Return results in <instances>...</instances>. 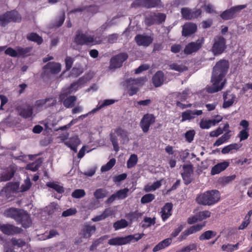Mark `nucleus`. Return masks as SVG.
I'll list each match as a JSON object with an SVG mask.
<instances>
[{"label": "nucleus", "mask_w": 252, "mask_h": 252, "mask_svg": "<svg viewBox=\"0 0 252 252\" xmlns=\"http://www.w3.org/2000/svg\"><path fill=\"white\" fill-rule=\"evenodd\" d=\"M27 38L28 40L37 43L38 45L43 42L42 38L34 32H31L27 35Z\"/></svg>", "instance_id": "f704fd0d"}, {"label": "nucleus", "mask_w": 252, "mask_h": 252, "mask_svg": "<svg viewBox=\"0 0 252 252\" xmlns=\"http://www.w3.org/2000/svg\"><path fill=\"white\" fill-rule=\"evenodd\" d=\"M74 60L70 57H66L65 59V68L66 71L69 70L72 67Z\"/></svg>", "instance_id": "0e129e2a"}, {"label": "nucleus", "mask_w": 252, "mask_h": 252, "mask_svg": "<svg viewBox=\"0 0 252 252\" xmlns=\"http://www.w3.org/2000/svg\"><path fill=\"white\" fill-rule=\"evenodd\" d=\"M116 159L114 158H111L106 164L103 165L101 168L102 172H106L110 170L115 164Z\"/></svg>", "instance_id": "de8ad7c7"}, {"label": "nucleus", "mask_w": 252, "mask_h": 252, "mask_svg": "<svg viewBox=\"0 0 252 252\" xmlns=\"http://www.w3.org/2000/svg\"><path fill=\"white\" fill-rule=\"evenodd\" d=\"M205 226V224H197L194 225H192L189 227L187 230L190 234L195 233L196 232L200 231L202 228Z\"/></svg>", "instance_id": "49530a36"}, {"label": "nucleus", "mask_w": 252, "mask_h": 252, "mask_svg": "<svg viewBox=\"0 0 252 252\" xmlns=\"http://www.w3.org/2000/svg\"><path fill=\"white\" fill-rule=\"evenodd\" d=\"M47 186L55 189L59 193L62 194L64 192V189L63 186L57 184L54 182H48Z\"/></svg>", "instance_id": "79ce46f5"}, {"label": "nucleus", "mask_w": 252, "mask_h": 252, "mask_svg": "<svg viewBox=\"0 0 252 252\" xmlns=\"http://www.w3.org/2000/svg\"><path fill=\"white\" fill-rule=\"evenodd\" d=\"M96 227L94 225H91L89 223L85 224L81 230L82 237L84 238H89L96 231Z\"/></svg>", "instance_id": "4be33fe9"}, {"label": "nucleus", "mask_w": 252, "mask_h": 252, "mask_svg": "<svg viewBox=\"0 0 252 252\" xmlns=\"http://www.w3.org/2000/svg\"><path fill=\"white\" fill-rule=\"evenodd\" d=\"M211 213L208 210L200 211L197 213L199 221H202L211 217Z\"/></svg>", "instance_id": "864d4df0"}, {"label": "nucleus", "mask_w": 252, "mask_h": 252, "mask_svg": "<svg viewBox=\"0 0 252 252\" xmlns=\"http://www.w3.org/2000/svg\"><path fill=\"white\" fill-rule=\"evenodd\" d=\"M197 249V245L195 244H191L186 246L177 252H190L192 250H195Z\"/></svg>", "instance_id": "680f3d73"}, {"label": "nucleus", "mask_w": 252, "mask_h": 252, "mask_svg": "<svg viewBox=\"0 0 252 252\" xmlns=\"http://www.w3.org/2000/svg\"><path fill=\"white\" fill-rule=\"evenodd\" d=\"M4 53L6 55H9L11 57H18V53L17 49L15 50L11 47L7 48L5 51Z\"/></svg>", "instance_id": "69168bd1"}, {"label": "nucleus", "mask_w": 252, "mask_h": 252, "mask_svg": "<svg viewBox=\"0 0 252 252\" xmlns=\"http://www.w3.org/2000/svg\"><path fill=\"white\" fill-rule=\"evenodd\" d=\"M173 204L172 203H166L161 208V218L163 221L167 220L172 215V210L173 209Z\"/></svg>", "instance_id": "5701e85b"}, {"label": "nucleus", "mask_w": 252, "mask_h": 252, "mask_svg": "<svg viewBox=\"0 0 252 252\" xmlns=\"http://www.w3.org/2000/svg\"><path fill=\"white\" fill-rule=\"evenodd\" d=\"M189 94V89H186L182 93H180L178 94L177 98L181 101H184L187 99Z\"/></svg>", "instance_id": "5fc2aeb1"}, {"label": "nucleus", "mask_w": 252, "mask_h": 252, "mask_svg": "<svg viewBox=\"0 0 252 252\" xmlns=\"http://www.w3.org/2000/svg\"><path fill=\"white\" fill-rule=\"evenodd\" d=\"M127 177V174L126 173H123L118 176L113 177V181L115 183H119L125 180Z\"/></svg>", "instance_id": "774afa93"}, {"label": "nucleus", "mask_w": 252, "mask_h": 252, "mask_svg": "<svg viewBox=\"0 0 252 252\" xmlns=\"http://www.w3.org/2000/svg\"><path fill=\"white\" fill-rule=\"evenodd\" d=\"M229 66V62L225 60H220L213 67L211 81L213 85L207 89V91L210 93H214L221 90L224 82H220L226 74Z\"/></svg>", "instance_id": "f257e3e1"}, {"label": "nucleus", "mask_w": 252, "mask_h": 252, "mask_svg": "<svg viewBox=\"0 0 252 252\" xmlns=\"http://www.w3.org/2000/svg\"><path fill=\"white\" fill-rule=\"evenodd\" d=\"M181 14L183 18L186 20L192 19V10L188 8H182Z\"/></svg>", "instance_id": "09e8293b"}, {"label": "nucleus", "mask_w": 252, "mask_h": 252, "mask_svg": "<svg viewBox=\"0 0 252 252\" xmlns=\"http://www.w3.org/2000/svg\"><path fill=\"white\" fill-rule=\"evenodd\" d=\"M32 186V183L29 179L25 180L24 183L21 186L20 189L22 192L29 190Z\"/></svg>", "instance_id": "052dcab7"}, {"label": "nucleus", "mask_w": 252, "mask_h": 252, "mask_svg": "<svg viewBox=\"0 0 252 252\" xmlns=\"http://www.w3.org/2000/svg\"><path fill=\"white\" fill-rule=\"evenodd\" d=\"M171 242L172 239L171 238L165 239L156 245L154 247L153 251L154 252H157L162 250L169 246L171 244Z\"/></svg>", "instance_id": "c756f323"}, {"label": "nucleus", "mask_w": 252, "mask_h": 252, "mask_svg": "<svg viewBox=\"0 0 252 252\" xmlns=\"http://www.w3.org/2000/svg\"><path fill=\"white\" fill-rule=\"evenodd\" d=\"M77 212L76 209L75 208H69L65 211H64L62 213L63 217H68L75 215Z\"/></svg>", "instance_id": "338daca9"}, {"label": "nucleus", "mask_w": 252, "mask_h": 252, "mask_svg": "<svg viewBox=\"0 0 252 252\" xmlns=\"http://www.w3.org/2000/svg\"><path fill=\"white\" fill-rule=\"evenodd\" d=\"M142 215L141 213L138 211L130 212L126 215L127 219L131 221H136Z\"/></svg>", "instance_id": "37998d69"}, {"label": "nucleus", "mask_w": 252, "mask_h": 252, "mask_svg": "<svg viewBox=\"0 0 252 252\" xmlns=\"http://www.w3.org/2000/svg\"><path fill=\"white\" fill-rule=\"evenodd\" d=\"M203 113L201 110H187L182 113L181 122H185L187 120H190L195 118V116H199Z\"/></svg>", "instance_id": "aec40b11"}, {"label": "nucleus", "mask_w": 252, "mask_h": 252, "mask_svg": "<svg viewBox=\"0 0 252 252\" xmlns=\"http://www.w3.org/2000/svg\"><path fill=\"white\" fill-rule=\"evenodd\" d=\"M166 80V77L161 70L158 71L153 76L152 81L155 87H160Z\"/></svg>", "instance_id": "6ab92c4d"}, {"label": "nucleus", "mask_w": 252, "mask_h": 252, "mask_svg": "<svg viewBox=\"0 0 252 252\" xmlns=\"http://www.w3.org/2000/svg\"><path fill=\"white\" fill-rule=\"evenodd\" d=\"M76 99L77 98L75 96H69L64 100L63 104L66 108H72L74 106Z\"/></svg>", "instance_id": "c9c22d12"}, {"label": "nucleus", "mask_w": 252, "mask_h": 252, "mask_svg": "<svg viewBox=\"0 0 252 252\" xmlns=\"http://www.w3.org/2000/svg\"><path fill=\"white\" fill-rule=\"evenodd\" d=\"M204 40L203 38L198 39L195 41H192L189 43L184 50V52L186 55H190L193 53L196 52L199 50L204 44Z\"/></svg>", "instance_id": "9d476101"}, {"label": "nucleus", "mask_w": 252, "mask_h": 252, "mask_svg": "<svg viewBox=\"0 0 252 252\" xmlns=\"http://www.w3.org/2000/svg\"><path fill=\"white\" fill-rule=\"evenodd\" d=\"M110 139L113 146L114 150L118 152L119 150L118 140L117 136L113 133L110 134Z\"/></svg>", "instance_id": "a18cd8bd"}, {"label": "nucleus", "mask_w": 252, "mask_h": 252, "mask_svg": "<svg viewBox=\"0 0 252 252\" xmlns=\"http://www.w3.org/2000/svg\"><path fill=\"white\" fill-rule=\"evenodd\" d=\"M80 144V140L77 137L70 138L66 142V145L69 147L72 145L78 146Z\"/></svg>", "instance_id": "bf43d9fd"}, {"label": "nucleus", "mask_w": 252, "mask_h": 252, "mask_svg": "<svg viewBox=\"0 0 252 252\" xmlns=\"http://www.w3.org/2000/svg\"><path fill=\"white\" fill-rule=\"evenodd\" d=\"M134 40L138 46L148 47L152 43L153 38L151 36L139 34L135 36Z\"/></svg>", "instance_id": "4468645a"}, {"label": "nucleus", "mask_w": 252, "mask_h": 252, "mask_svg": "<svg viewBox=\"0 0 252 252\" xmlns=\"http://www.w3.org/2000/svg\"><path fill=\"white\" fill-rule=\"evenodd\" d=\"M128 192V189L125 188L122 189L118 190L115 193L118 199H124L127 196V193Z\"/></svg>", "instance_id": "6e6d98bb"}, {"label": "nucleus", "mask_w": 252, "mask_h": 252, "mask_svg": "<svg viewBox=\"0 0 252 252\" xmlns=\"http://www.w3.org/2000/svg\"><path fill=\"white\" fill-rule=\"evenodd\" d=\"M184 172L182 173V177L184 181L185 185H188L191 183L192 179L191 175L193 173V167L191 164H185L183 166Z\"/></svg>", "instance_id": "f8f14e48"}, {"label": "nucleus", "mask_w": 252, "mask_h": 252, "mask_svg": "<svg viewBox=\"0 0 252 252\" xmlns=\"http://www.w3.org/2000/svg\"><path fill=\"white\" fill-rule=\"evenodd\" d=\"M19 115L25 119L29 118L33 114V107L30 105H26V107H20L17 108Z\"/></svg>", "instance_id": "bb28decb"}, {"label": "nucleus", "mask_w": 252, "mask_h": 252, "mask_svg": "<svg viewBox=\"0 0 252 252\" xmlns=\"http://www.w3.org/2000/svg\"><path fill=\"white\" fill-rule=\"evenodd\" d=\"M155 198V196L153 194L148 193L143 195L141 199V202L143 204L151 202Z\"/></svg>", "instance_id": "4d7b16f0"}, {"label": "nucleus", "mask_w": 252, "mask_h": 252, "mask_svg": "<svg viewBox=\"0 0 252 252\" xmlns=\"http://www.w3.org/2000/svg\"><path fill=\"white\" fill-rule=\"evenodd\" d=\"M115 132L118 136H120L123 140L128 138V132L122 128L119 127L115 129Z\"/></svg>", "instance_id": "8fccbe9b"}, {"label": "nucleus", "mask_w": 252, "mask_h": 252, "mask_svg": "<svg viewBox=\"0 0 252 252\" xmlns=\"http://www.w3.org/2000/svg\"><path fill=\"white\" fill-rule=\"evenodd\" d=\"M32 47H28L26 48H22L20 46L16 47L18 53V56L19 57H25L29 55V53L32 51Z\"/></svg>", "instance_id": "e433bc0d"}, {"label": "nucleus", "mask_w": 252, "mask_h": 252, "mask_svg": "<svg viewBox=\"0 0 252 252\" xmlns=\"http://www.w3.org/2000/svg\"><path fill=\"white\" fill-rule=\"evenodd\" d=\"M127 221L124 219H121L120 220H118L113 224V227L116 230L125 228L127 226Z\"/></svg>", "instance_id": "c03bdc74"}, {"label": "nucleus", "mask_w": 252, "mask_h": 252, "mask_svg": "<svg viewBox=\"0 0 252 252\" xmlns=\"http://www.w3.org/2000/svg\"><path fill=\"white\" fill-rule=\"evenodd\" d=\"M15 172L16 169L13 166H9L5 171L0 174V181L6 182L10 180L14 176Z\"/></svg>", "instance_id": "b1692460"}, {"label": "nucleus", "mask_w": 252, "mask_h": 252, "mask_svg": "<svg viewBox=\"0 0 252 252\" xmlns=\"http://www.w3.org/2000/svg\"><path fill=\"white\" fill-rule=\"evenodd\" d=\"M42 162V159L41 158H39L34 162L28 164L27 165L26 169L34 172L36 171L41 166Z\"/></svg>", "instance_id": "2f4dec72"}, {"label": "nucleus", "mask_w": 252, "mask_h": 252, "mask_svg": "<svg viewBox=\"0 0 252 252\" xmlns=\"http://www.w3.org/2000/svg\"><path fill=\"white\" fill-rule=\"evenodd\" d=\"M138 162V158L136 155L132 154L128 159L126 166L128 168H131L135 166Z\"/></svg>", "instance_id": "a19ab883"}, {"label": "nucleus", "mask_w": 252, "mask_h": 252, "mask_svg": "<svg viewBox=\"0 0 252 252\" xmlns=\"http://www.w3.org/2000/svg\"><path fill=\"white\" fill-rule=\"evenodd\" d=\"M246 6L245 5H239L231 7L223 11L220 14V17L223 20H228L232 19L237 16V14L241 10L244 9Z\"/></svg>", "instance_id": "423d86ee"}, {"label": "nucleus", "mask_w": 252, "mask_h": 252, "mask_svg": "<svg viewBox=\"0 0 252 252\" xmlns=\"http://www.w3.org/2000/svg\"><path fill=\"white\" fill-rule=\"evenodd\" d=\"M11 243L13 246H17L18 247H22L26 245V242L22 239H17L15 238H12Z\"/></svg>", "instance_id": "e2e57ef3"}, {"label": "nucleus", "mask_w": 252, "mask_h": 252, "mask_svg": "<svg viewBox=\"0 0 252 252\" xmlns=\"http://www.w3.org/2000/svg\"><path fill=\"white\" fill-rule=\"evenodd\" d=\"M197 29V25L191 22L185 23L182 28V36L187 37L194 33Z\"/></svg>", "instance_id": "f3484780"}, {"label": "nucleus", "mask_w": 252, "mask_h": 252, "mask_svg": "<svg viewBox=\"0 0 252 252\" xmlns=\"http://www.w3.org/2000/svg\"><path fill=\"white\" fill-rule=\"evenodd\" d=\"M195 134V132L194 130H189L187 131L185 133V137L186 141L189 143L191 142L194 139Z\"/></svg>", "instance_id": "13d9d810"}, {"label": "nucleus", "mask_w": 252, "mask_h": 252, "mask_svg": "<svg viewBox=\"0 0 252 252\" xmlns=\"http://www.w3.org/2000/svg\"><path fill=\"white\" fill-rule=\"evenodd\" d=\"M128 58L126 53H120L113 57L110 61V68L115 69L121 67L125 61Z\"/></svg>", "instance_id": "1a4fd4ad"}, {"label": "nucleus", "mask_w": 252, "mask_h": 252, "mask_svg": "<svg viewBox=\"0 0 252 252\" xmlns=\"http://www.w3.org/2000/svg\"><path fill=\"white\" fill-rule=\"evenodd\" d=\"M220 199V193L218 190H208L198 194L195 199L200 205L211 206L217 203Z\"/></svg>", "instance_id": "f03ea898"}, {"label": "nucleus", "mask_w": 252, "mask_h": 252, "mask_svg": "<svg viewBox=\"0 0 252 252\" xmlns=\"http://www.w3.org/2000/svg\"><path fill=\"white\" fill-rule=\"evenodd\" d=\"M107 195V190L102 188L96 189L94 192V195L96 199H103L106 197Z\"/></svg>", "instance_id": "58836bf2"}, {"label": "nucleus", "mask_w": 252, "mask_h": 252, "mask_svg": "<svg viewBox=\"0 0 252 252\" xmlns=\"http://www.w3.org/2000/svg\"><path fill=\"white\" fill-rule=\"evenodd\" d=\"M22 210L15 208H10L5 211L4 215L7 217L11 218L16 221L20 217Z\"/></svg>", "instance_id": "c85d7f7f"}, {"label": "nucleus", "mask_w": 252, "mask_h": 252, "mask_svg": "<svg viewBox=\"0 0 252 252\" xmlns=\"http://www.w3.org/2000/svg\"><path fill=\"white\" fill-rule=\"evenodd\" d=\"M155 219L145 217L142 224V227L144 228H148L155 223Z\"/></svg>", "instance_id": "3c124183"}, {"label": "nucleus", "mask_w": 252, "mask_h": 252, "mask_svg": "<svg viewBox=\"0 0 252 252\" xmlns=\"http://www.w3.org/2000/svg\"><path fill=\"white\" fill-rule=\"evenodd\" d=\"M0 230L3 233L7 235L20 234L23 231L21 228L9 224L1 225Z\"/></svg>", "instance_id": "9b49d317"}, {"label": "nucleus", "mask_w": 252, "mask_h": 252, "mask_svg": "<svg viewBox=\"0 0 252 252\" xmlns=\"http://www.w3.org/2000/svg\"><path fill=\"white\" fill-rule=\"evenodd\" d=\"M86 195L85 190L83 189H76L72 193L71 196L73 198H80Z\"/></svg>", "instance_id": "603ef678"}, {"label": "nucleus", "mask_w": 252, "mask_h": 252, "mask_svg": "<svg viewBox=\"0 0 252 252\" xmlns=\"http://www.w3.org/2000/svg\"><path fill=\"white\" fill-rule=\"evenodd\" d=\"M142 81L141 78L135 79H129L128 81V94L129 96H132L137 94L139 91L138 85L140 84Z\"/></svg>", "instance_id": "dca6fc26"}, {"label": "nucleus", "mask_w": 252, "mask_h": 252, "mask_svg": "<svg viewBox=\"0 0 252 252\" xmlns=\"http://www.w3.org/2000/svg\"><path fill=\"white\" fill-rule=\"evenodd\" d=\"M216 235L217 232L216 231L207 230L201 234L199 236V239L200 241L207 240L214 237Z\"/></svg>", "instance_id": "72a5a7b5"}, {"label": "nucleus", "mask_w": 252, "mask_h": 252, "mask_svg": "<svg viewBox=\"0 0 252 252\" xmlns=\"http://www.w3.org/2000/svg\"><path fill=\"white\" fill-rule=\"evenodd\" d=\"M229 165V162L227 161H224L223 162L218 163L212 168L211 174L212 175L219 174L226 169Z\"/></svg>", "instance_id": "393cba45"}, {"label": "nucleus", "mask_w": 252, "mask_h": 252, "mask_svg": "<svg viewBox=\"0 0 252 252\" xmlns=\"http://www.w3.org/2000/svg\"><path fill=\"white\" fill-rule=\"evenodd\" d=\"M94 41V36L83 33L81 30L77 31L74 39V42L78 45H89Z\"/></svg>", "instance_id": "6e6552de"}, {"label": "nucleus", "mask_w": 252, "mask_h": 252, "mask_svg": "<svg viewBox=\"0 0 252 252\" xmlns=\"http://www.w3.org/2000/svg\"><path fill=\"white\" fill-rule=\"evenodd\" d=\"M241 147V145L236 143L230 144L222 148L221 153L224 155L227 154L229 153H232L233 150L237 151Z\"/></svg>", "instance_id": "7c9ffc66"}, {"label": "nucleus", "mask_w": 252, "mask_h": 252, "mask_svg": "<svg viewBox=\"0 0 252 252\" xmlns=\"http://www.w3.org/2000/svg\"><path fill=\"white\" fill-rule=\"evenodd\" d=\"M115 102V100L113 99H105L102 102H99L96 108L94 109L92 111V113H94L96 111L101 109L102 108L110 105Z\"/></svg>", "instance_id": "ea45409f"}, {"label": "nucleus", "mask_w": 252, "mask_h": 252, "mask_svg": "<svg viewBox=\"0 0 252 252\" xmlns=\"http://www.w3.org/2000/svg\"><path fill=\"white\" fill-rule=\"evenodd\" d=\"M20 216L16 220L17 223L21 224L25 228L29 227L32 223L30 215L26 211L22 210Z\"/></svg>", "instance_id": "2eb2a0df"}, {"label": "nucleus", "mask_w": 252, "mask_h": 252, "mask_svg": "<svg viewBox=\"0 0 252 252\" xmlns=\"http://www.w3.org/2000/svg\"><path fill=\"white\" fill-rule=\"evenodd\" d=\"M21 16L16 10L7 11L2 15H0V27H5L9 23L20 22Z\"/></svg>", "instance_id": "7ed1b4c3"}, {"label": "nucleus", "mask_w": 252, "mask_h": 252, "mask_svg": "<svg viewBox=\"0 0 252 252\" xmlns=\"http://www.w3.org/2000/svg\"><path fill=\"white\" fill-rule=\"evenodd\" d=\"M155 23L158 24H161L164 22L166 19V15L165 14L161 13H153L152 15Z\"/></svg>", "instance_id": "4c0bfd02"}, {"label": "nucleus", "mask_w": 252, "mask_h": 252, "mask_svg": "<svg viewBox=\"0 0 252 252\" xmlns=\"http://www.w3.org/2000/svg\"><path fill=\"white\" fill-rule=\"evenodd\" d=\"M236 96L233 94H228L227 92H224L223 94V103L222 107L226 108L232 106L233 104Z\"/></svg>", "instance_id": "a878e982"}, {"label": "nucleus", "mask_w": 252, "mask_h": 252, "mask_svg": "<svg viewBox=\"0 0 252 252\" xmlns=\"http://www.w3.org/2000/svg\"><path fill=\"white\" fill-rule=\"evenodd\" d=\"M43 69L45 72H48L52 74H57L61 70V64L59 63L49 62L45 65Z\"/></svg>", "instance_id": "a211bd4d"}, {"label": "nucleus", "mask_w": 252, "mask_h": 252, "mask_svg": "<svg viewBox=\"0 0 252 252\" xmlns=\"http://www.w3.org/2000/svg\"><path fill=\"white\" fill-rule=\"evenodd\" d=\"M80 85L79 80L78 81L74 82L71 84L69 87L67 88L64 92L62 93L60 95V99H63L66 97L68 94L72 93L73 92H76Z\"/></svg>", "instance_id": "cd10ccee"}, {"label": "nucleus", "mask_w": 252, "mask_h": 252, "mask_svg": "<svg viewBox=\"0 0 252 252\" xmlns=\"http://www.w3.org/2000/svg\"><path fill=\"white\" fill-rule=\"evenodd\" d=\"M240 126L243 127V129L239 132L238 137L240 138V141H242L248 139L250 135L249 123L246 120H243L240 123Z\"/></svg>", "instance_id": "ddd939ff"}, {"label": "nucleus", "mask_w": 252, "mask_h": 252, "mask_svg": "<svg viewBox=\"0 0 252 252\" xmlns=\"http://www.w3.org/2000/svg\"><path fill=\"white\" fill-rule=\"evenodd\" d=\"M130 236L117 237L110 239L108 241V244L112 246H122L130 243Z\"/></svg>", "instance_id": "412c9836"}, {"label": "nucleus", "mask_w": 252, "mask_h": 252, "mask_svg": "<svg viewBox=\"0 0 252 252\" xmlns=\"http://www.w3.org/2000/svg\"><path fill=\"white\" fill-rule=\"evenodd\" d=\"M226 39L221 35L216 36L213 39L211 51L214 55L222 54L226 48Z\"/></svg>", "instance_id": "20e7f679"}, {"label": "nucleus", "mask_w": 252, "mask_h": 252, "mask_svg": "<svg viewBox=\"0 0 252 252\" xmlns=\"http://www.w3.org/2000/svg\"><path fill=\"white\" fill-rule=\"evenodd\" d=\"M162 6L161 0H135L131 4V7H144L147 9Z\"/></svg>", "instance_id": "39448f33"}, {"label": "nucleus", "mask_w": 252, "mask_h": 252, "mask_svg": "<svg viewBox=\"0 0 252 252\" xmlns=\"http://www.w3.org/2000/svg\"><path fill=\"white\" fill-rule=\"evenodd\" d=\"M169 69L173 70H175L178 71L179 72H182L184 71L188 70V67L183 64H178L177 63H173L168 65Z\"/></svg>", "instance_id": "473e14b6"}, {"label": "nucleus", "mask_w": 252, "mask_h": 252, "mask_svg": "<svg viewBox=\"0 0 252 252\" xmlns=\"http://www.w3.org/2000/svg\"><path fill=\"white\" fill-rule=\"evenodd\" d=\"M156 117L153 114L146 113L143 115L140 122V126L144 133H147L151 126L156 122Z\"/></svg>", "instance_id": "0eeeda50"}]
</instances>
